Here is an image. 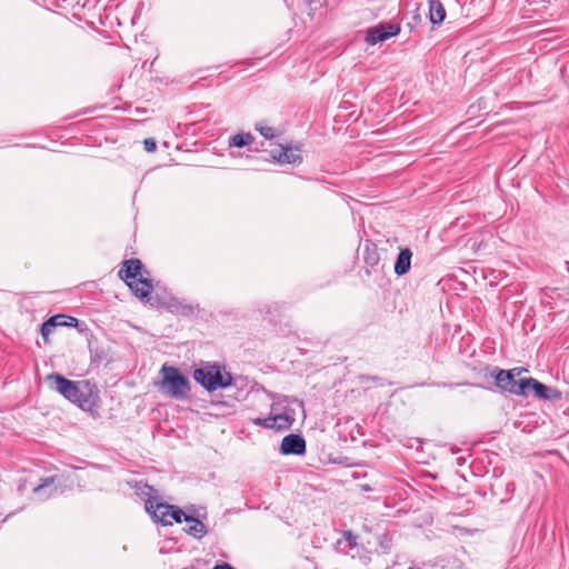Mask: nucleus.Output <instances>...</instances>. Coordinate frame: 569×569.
<instances>
[{
  "label": "nucleus",
  "mask_w": 569,
  "mask_h": 569,
  "mask_svg": "<svg viewBox=\"0 0 569 569\" xmlns=\"http://www.w3.org/2000/svg\"><path fill=\"white\" fill-rule=\"evenodd\" d=\"M303 410V402L297 398L272 395L270 415L266 418H254L252 423L266 429L288 430L296 421V409Z\"/></svg>",
  "instance_id": "f257e3e1"
},
{
  "label": "nucleus",
  "mask_w": 569,
  "mask_h": 569,
  "mask_svg": "<svg viewBox=\"0 0 569 569\" xmlns=\"http://www.w3.org/2000/svg\"><path fill=\"white\" fill-rule=\"evenodd\" d=\"M50 387L68 400L82 406L87 402L89 385L86 381H72L59 373L47 376Z\"/></svg>",
  "instance_id": "f03ea898"
},
{
  "label": "nucleus",
  "mask_w": 569,
  "mask_h": 569,
  "mask_svg": "<svg viewBox=\"0 0 569 569\" xmlns=\"http://www.w3.org/2000/svg\"><path fill=\"white\" fill-rule=\"evenodd\" d=\"M193 378L208 391L227 388L232 382L230 373L223 371L217 365H208L196 369L193 371Z\"/></svg>",
  "instance_id": "7ed1b4c3"
},
{
  "label": "nucleus",
  "mask_w": 569,
  "mask_h": 569,
  "mask_svg": "<svg viewBox=\"0 0 569 569\" xmlns=\"http://www.w3.org/2000/svg\"><path fill=\"white\" fill-rule=\"evenodd\" d=\"M161 375L160 389L163 393L174 399H182L187 396L190 389L189 380L177 368L163 366Z\"/></svg>",
  "instance_id": "20e7f679"
},
{
  "label": "nucleus",
  "mask_w": 569,
  "mask_h": 569,
  "mask_svg": "<svg viewBox=\"0 0 569 569\" xmlns=\"http://www.w3.org/2000/svg\"><path fill=\"white\" fill-rule=\"evenodd\" d=\"M496 385L502 391H508L513 395H526L527 383L526 378L517 381L515 379V370H498L495 376Z\"/></svg>",
  "instance_id": "39448f33"
},
{
  "label": "nucleus",
  "mask_w": 569,
  "mask_h": 569,
  "mask_svg": "<svg viewBox=\"0 0 569 569\" xmlns=\"http://www.w3.org/2000/svg\"><path fill=\"white\" fill-rule=\"evenodd\" d=\"M401 28L398 23H379L366 31V41L367 43L375 46L378 42H383L389 38L397 36Z\"/></svg>",
  "instance_id": "423d86ee"
},
{
  "label": "nucleus",
  "mask_w": 569,
  "mask_h": 569,
  "mask_svg": "<svg viewBox=\"0 0 569 569\" xmlns=\"http://www.w3.org/2000/svg\"><path fill=\"white\" fill-rule=\"evenodd\" d=\"M172 506L167 503L157 502L156 500L148 499L146 501V510L159 522L164 526L171 525L170 513Z\"/></svg>",
  "instance_id": "0eeeda50"
},
{
  "label": "nucleus",
  "mask_w": 569,
  "mask_h": 569,
  "mask_svg": "<svg viewBox=\"0 0 569 569\" xmlns=\"http://www.w3.org/2000/svg\"><path fill=\"white\" fill-rule=\"evenodd\" d=\"M280 451L283 455H302L306 451V441L301 436L288 435L281 441Z\"/></svg>",
  "instance_id": "6e6552de"
},
{
  "label": "nucleus",
  "mask_w": 569,
  "mask_h": 569,
  "mask_svg": "<svg viewBox=\"0 0 569 569\" xmlns=\"http://www.w3.org/2000/svg\"><path fill=\"white\" fill-rule=\"evenodd\" d=\"M119 277L124 282L144 277L141 261L139 259H129L123 261V267L119 270Z\"/></svg>",
  "instance_id": "1a4fd4ad"
},
{
  "label": "nucleus",
  "mask_w": 569,
  "mask_h": 569,
  "mask_svg": "<svg viewBox=\"0 0 569 569\" xmlns=\"http://www.w3.org/2000/svg\"><path fill=\"white\" fill-rule=\"evenodd\" d=\"M271 157L279 163H297L301 161L300 150L288 146H279L271 151Z\"/></svg>",
  "instance_id": "9d476101"
},
{
  "label": "nucleus",
  "mask_w": 569,
  "mask_h": 569,
  "mask_svg": "<svg viewBox=\"0 0 569 569\" xmlns=\"http://www.w3.org/2000/svg\"><path fill=\"white\" fill-rule=\"evenodd\" d=\"M527 389L532 388L535 395L540 399L558 400L561 392L555 388H549L533 378H526Z\"/></svg>",
  "instance_id": "9b49d317"
},
{
  "label": "nucleus",
  "mask_w": 569,
  "mask_h": 569,
  "mask_svg": "<svg viewBox=\"0 0 569 569\" xmlns=\"http://www.w3.org/2000/svg\"><path fill=\"white\" fill-rule=\"evenodd\" d=\"M126 283L132 290L134 296L140 298L141 300H148L153 289L151 280L148 279L147 277H141L136 280H129V282Z\"/></svg>",
  "instance_id": "f8f14e48"
},
{
  "label": "nucleus",
  "mask_w": 569,
  "mask_h": 569,
  "mask_svg": "<svg viewBox=\"0 0 569 569\" xmlns=\"http://www.w3.org/2000/svg\"><path fill=\"white\" fill-rule=\"evenodd\" d=\"M412 252L410 249H401L395 263V273L403 276L410 270Z\"/></svg>",
  "instance_id": "ddd939ff"
},
{
  "label": "nucleus",
  "mask_w": 569,
  "mask_h": 569,
  "mask_svg": "<svg viewBox=\"0 0 569 569\" xmlns=\"http://www.w3.org/2000/svg\"><path fill=\"white\" fill-rule=\"evenodd\" d=\"M56 480H57V477L46 478L42 481V483H40L39 486H37L33 489L34 495L39 499H46V498H49L50 496H52L57 491Z\"/></svg>",
  "instance_id": "4468645a"
},
{
  "label": "nucleus",
  "mask_w": 569,
  "mask_h": 569,
  "mask_svg": "<svg viewBox=\"0 0 569 569\" xmlns=\"http://www.w3.org/2000/svg\"><path fill=\"white\" fill-rule=\"evenodd\" d=\"M184 522L187 523L184 530L194 538H202L207 533L206 526L198 519L191 516H184Z\"/></svg>",
  "instance_id": "2eb2a0df"
},
{
  "label": "nucleus",
  "mask_w": 569,
  "mask_h": 569,
  "mask_svg": "<svg viewBox=\"0 0 569 569\" xmlns=\"http://www.w3.org/2000/svg\"><path fill=\"white\" fill-rule=\"evenodd\" d=\"M429 2V19L433 24L441 23L446 18V10L439 0H428Z\"/></svg>",
  "instance_id": "dca6fc26"
},
{
  "label": "nucleus",
  "mask_w": 569,
  "mask_h": 569,
  "mask_svg": "<svg viewBox=\"0 0 569 569\" xmlns=\"http://www.w3.org/2000/svg\"><path fill=\"white\" fill-rule=\"evenodd\" d=\"M66 319L64 315H57L51 318H49L47 321H44L41 326V336L46 342H48L49 336L52 333L53 329L57 328V320H63Z\"/></svg>",
  "instance_id": "f3484780"
},
{
  "label": "nucleus",
  "mask_w": 569,
  "mask_h": 569,
  "mask_svg": "<svg viewBox=\"0 0 569 569\" xmlns=\"http://www.w3.org/2000/svg\"><path fill=\"white\" fill-rule=\"evenodd\" d=\"M254 140L253 136L249 132L247 133H237L233 137H231L229 146L242 148L244 146H248L252 143Z\"/></svg>",
  "instance_id": "a211bd4d"
},
{
  "label": "nucleus",
  "mask_w": 569,
  "mask_h": 569,
  "mask_svg": "<svg viewBox=\"0 0 569 569\" xmlns=\"http://www.w3.org/2000/svg\"><path fill=\"white\" fill-rule=\"evenodd\" d=\"M256 130L260 132L261 136H263L266 139H272L276 133H274V129L272 127H269V126H263L261 123H257L256 124Z\"/></svg>",
  "instance_id": "6ab92c4d"
},
{
  "label": "nucleus",
  "mask_w": 569,
  "mask_h": 569,
  "mask_svg": "<svg viewBox=\"0 0 569 569\" xmlns=\"http://www.w3.org/2000/svg\"><path fill=\"white\" fill-rule=\"evenodd\" d=\"M184 516L186 515L181 509L172 506L171 513H170L171 525L173 522L180 523L182 521V518L184 519Z\"/></svg>",
  "instance_id": "aec40b11"
},
{
  "label": "nucleus",
  "mask_w": 569,
  "mask_h": 569,
  "mask_svg": "<svg viewBox=\"0 0 569 569\" xmlns=\"http://www.w3.org/2000/svg\"><path fill=\"white\" fill-rule=\"evenodd\" d=\"M78 325V319L73 317H67L63 320H57V327L67 326V327H76Z\"/></svg>",
  "instance_id": "412c9836"
},
{
  "label": "nucleus",
  "mask_w": 569,
  "mask_h": 569,
  "mask_svg": "<svg viewBox=\"0 0 569 569\" xmlns=\"http://www.w3.org/2000/svg\"><path fill=\"white\" fill-rule=\"evenodd\" d=\"M143 146H144V149L148 151V152H153L156 149H157V144H156V141L151 138L149 139H146L143 141Z\"/></svg>",
  "instance_id": "4be33fe9"
},
{
  "label": "nucleus",
  "mask_w": 569,
  "mask_h": 569,
  "mask_svg": "<svg viewBox=\"0 0 569 569\" xmlns=\"http://www.w3.org/2000/svg\"><path fill=\"white\" fill-rule=\"evenodd\" d=\"M343 537L346 540H348L351 545H356V537L350 532V531H346L343 533Z\"/></svg>",
  "instance_id": "5701e85b"
},
{
  "label": "nucleus",
  "mask_w": 569,
  "mask_h": 569,
  "mask_svg": "<svg viewBox=\"0 0 569 569\" xmlns=\"http://www.w3.org/2000/svg\"><path fill=\"white\" fill-rule=\"evenodd\" d=\"M513 370H515V377H516V376H519L523 369L515 368Z\"/></svg>",
  "instance_id": "b1692460"
},
{
  "label": "nucleus",
  "mask_w": 569,
  "mask_h": 569,
  "mask_svg": "<svg viewBox=\"0 0 569 569\" xmlns=\"http://www.w3.org/2000/svg\"><path fill=\"white\" fill-rule=\"evenodd\" d=\"M532 2H536L537 0H531Z\"/></svg>",
  "instance_id": "393cba45"
}]
</instances>
